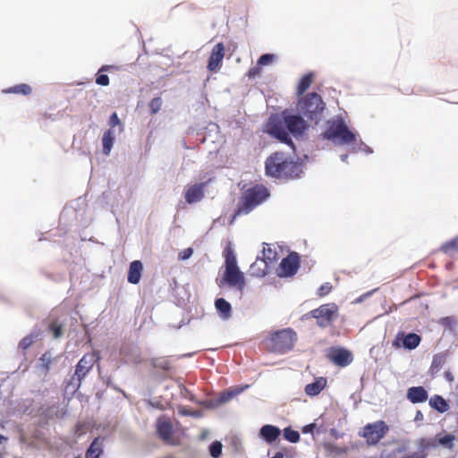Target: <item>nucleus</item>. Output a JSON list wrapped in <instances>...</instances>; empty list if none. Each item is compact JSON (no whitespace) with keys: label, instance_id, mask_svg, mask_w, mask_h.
Instances as JSON below:
<instances>
[{"label":"nucleus","instance_id":"obj_1","mask_svg":"<svg viewBox=\"0 0 458 458\" xmlns=\"http://www.w3.org/2000/svg\"><path fill=\"white\" fill-rule=\"evenodd\" d=\"M307 123L300 115L291 114L288 111L281 114L271 115L265 126V131L282 142L291 143L289 132L294 137L303 134Z\"/></svg>","mask_w":458,"mask_h":458},{"label":"nucleus","instance_id":"obj_2","mask_svg":"<svg viewBox=\"0 0 458 458\" xmlns=\"http://www.w3.org/2000/svg\"><path fill=\"white\" fill-rule=\"evenodd\" d=\"M323 138L335 146L358 145L357 134L352 131L342 118H334L327 123V128L323 132Z\"/></svg>","mask_w":458,"mask_h":458},{"label":"nucleus","instance_id":"obj_3","mask_svg":"<svg viewBox=\"0 0 458 458\" xmlns=\"http://www.w3.org/2000/svg\"><path fill=\"white\" fill-rule=\"evenodd\" d=\"M218 285L220 287L228 285L241 292L245 287L244 274L240 270L237 265L236 256L232 250L226 251L225 270L222 278L218 280Z\"/></svg>","mask_w":458,"mask_h":458},{"label":"nucleus","instance_id":"obj_4","mask_svg":"<svg viewBox=\"0 0 458 458\" xmlns=\"http://www.w3.org/2000/svg\"><path fill=\"white\" fill-rule=\"evenodd\" d=\"M269 196L267 188L262 185H255L248 189L238 207L237 215H247L255 207L262 203Z\"/></svg>","mask_w":458,"mask_h":458},{"label":"nucleus","instance_id":"obj_5","mask_svg":"<svg viewBox=\"0 0 458 458\" xmlns=\"http://www.w3.org/2000/svg\"><path fill=\"white\" fill-rule=\"evenodd\" d=\"M297 110L301 114H303L311 121L318 123L320 120V114L324 110V103L318 95L312 93L299 102Z\"/></svg>","mask_w":458,"mask_h":458},{"label":"nucleus","instance_id":"obj_6","mask_svg":"<svg viewBox=\"0 0 458 458\" xmlns=\"http://www.w3.org/2000/svg\"><path fill=\"white\" fill-rule=\"evenodd\" d=\"M296 334L290 328L275 333L270 338L271 351L283 353L291 350L296 341Z\"/></svg>","mask_w":458,"mask_h":458},{"label":"nucleus","instance_id":"obj_7","mask_svg":"<svg viewBox=\"0 0 458 458\" xmlns=\"http://www.w3.org/2000/svg\"><path fill=\"white\" fill-rule=\"evenodd\" d=\"M455 437L451 434L439 433L433 437L422 438L419 442V447L422 450L442 446L451 450L454 446Z\"/></svg>","mask_w":458,"mask_h":458},{"label":"nucleus","instance_id":"obj_8","mask_svg":"<svg viewBox=\"0 0 458 458\" xmlns=\"http://www.w3.org/2000/svg\"><path fill=\"white\" fill-rule=\"evenodd\" d=\"M285 157L281 153H275L271 155L266 161V174L269 176L276 178H283L284 169L287 165H284Z\"/></svg>","mask_w":458,"mask_h":458},{"label":"nucleus","instance_id":"obj_9","mask_svg":"<svg viewBox=\"0 0 458 458\" xmlns=\"http://www.w3.org/2000/svg\"><path fill=\"white\" fill-rule=\"evenodd\" d=\"M387 426L384 421H377L364 427L361 436L369 444L377 443L386 434Z\"/></svg>","mask_w":458,"mask_h":458},{"label":"nucleus","instance_id":"obj_10","mask_svg":"<svg viewBox=\"0 0 458 458\" xmlns=\"http://www.w3.org/2000/svg\"><path fill=\"white\" fill-rule=\"evenodd\" d=\"M206 182L189 184L184 188V198L188 204L199 202L205 195Z\"/></svg>","mask_w":458,"mask_h":458},{"label":"nucleus","instance_id":"obj_11","mask_svg":"<svg viewBox=\"0 0 458 458\" xmlns=\"http://www.w3.org/2000/svg\"><path fill=\"white\" fill-rule=\"evenodd\" d=\"M298 265V255L295 253L290 254L281 261L277 268V276L280 277H286L294 275L297 271Z\"/></svg>","mask_w":458,"mask_h":458},{"label":"nucleus","instance_id":"obj_12","mask_svg":"<svg viewBox=\"0 0 458 458\" xmlns=\"http://www.w3.org/2000/svg\"><path fill=\"white\" fill-rule=\"evenodd\" d=\"M335 311L336 307L335 305H322L312 311V317L318 319V324L320 327H326L332 320Z\"/></svg>","mask_w":458,"mask_h":458},{"label":"nucleus","instance_id":"obj_13","mask_svg":"<svg viewBox=\"0 0 458 458\" xmlns=\"http://www.w3.org/2000/svg\"><path fill=\"white\" fill-rule=\"evenodd\" d=\"M95 362L96 357L93 353L86 354L81 359L74 373V377L79 382L89 373Z\"/></svg>","mask_w":458,"mask_h":458},{"label":"nucleus","instance_id":"obj_14","mask_svg":"<svg viewBox=\"0 0 458 458\" xmlns=\"http://www.w3.org/2000/svg\"><path fill=\"white\" fill-rule=\"evenodd\" d=\"M225 56V47L222 43H217L211 52L208 64V69L211 72H215L217 69H219L222 61Z\"/></svg>","mask_w":458,"mask_h":458},{"label":"nucleus","instance_id":"obj_15","mask_svg":"<svg viewBox=\"0 0 458 458\" xmlns=\"http://www.w3.org/2000/svg\"><path fill=\"white\" fill-rule=\"evenodd\" d=\"M420 337L416 334H399L393 344L397 347L403 346L406 349L412 350L420 344Z\"/></svg>","mask_w":458,"mask_h":458},{"label":"nucleus","instance_id":"obj_16","mask_svg":"<svg viewBox=\"0 0 458 458\" xmlns=\"http://www.w3.org/2000/svg\"><path fill=\"white\" fill-rule=\"evenodd\" d=\"M143 271V265L140 260H134L130 264L128 271V282L133 284L140 283L141 274Z\"/></svg>","mask_w":458,"mask_h":458},{"label":"nucleus","instance_id":"obj_17","mask_svg":"<svg viewBox=\"0 0 458 458\" xmlns=\"http://www.w3.org/2000/svg\"><path fill=\"white\" fill-rule=\"evenodd\" d=\"M331 360L337 365L346 366L352 361L351 353L344 349H335L330 353Z\"/></svg>","mask_w":458,"mask_h":458},{"label":"nucleus","instance_id":"obj_18","mask_svg":"<svg viewBox=\"0 0 458 458\" xmlns=\"http://www.w3.org/2000/svg\"><path fill=\"white\" fill-rule=\"evenodd\" d=\"M116 137V130L115 129H108L103 133L102 136V152L105 156H109L114 142Z\"/></svg>","mask_w":458,"mask_h":458},{"label":"nucleus","instance_id":"obj_19","mask_svg":"<svg viewBox=\"0 0 458 458\" xmlns=\"http://www.w3.org/2000/svg\"><path fill=\"white\" fill-rule=\"evenodd\" d=\"M327 380L325 377H318L314 382L305 386V394L309 396L318 395L327 386Z\"/></svg>","mask_w":458,"mask_h":458},{"label":"nucleus","instance_id":"obj_20","mask_svg":"<svg viewBox=\"0 0 458 458\" xmlns=\"http://www.w3.org/2000/svg\"><path fill=\"white\" fill-rule=\"evenodd\" d=\"M407 398L413 403L425 402L428 393L422 386H413L408 389Z\"/></svg>","mask_w":458,"mask_h":458},{"label":"nucleus","instance_id":"obj_21","mask_svg":"<svg viewBox=\"0 0 458 458\" xmlns=\"http://www.w3.org/2000/svg\"><path fill=\"white\" fill-rule=\"evenodd\" d=\"M281 430L273 425H265L260 428V437L267 443L274 442L279 436Z\"/></svg>","mask_w":458,"mask_h":458},{"label":"nucleus","instance_id":"obj_22","mask_svg":"<svg viewBox=\"0 0 458 458\" xmlns=\"http://www.w3.org/2000/svg\"><path fill=\"white\" fill-rule=\"evenodd\" d=\"M268 270V262L258 257L256 261L250 266V274L257 277L265 276Z\"/></svg>","mask_w":458,"mask_h":458},{"label":"nucleus","instance_id":"obj_23","mask_svg":"<svg viewBox=\"0 0 458 458\" xmlns=\"http://www.w3.org/2000/svg\"><path fill=\"white\" fill-rule=\"evenodd\" d=\"M215 307L222 319H228L232 316L231 304L223 298H219L215 302Z\"/></svg>","mask_w":458,"mask_h":458},{"label":"nucleus","instance_id":"obj_24","mask_svg":"<svg viewBox=\"0 0 458 458\" xmlns=\"http://www.w3.org/2000/svg\"><path fill=\"white\" fill-rule=\"evenodd\" d=\"M157 431L162 438L168 441L172 435V426L170 422L164 418L159 419L157 421Z\"/></svg>","mask_w":458,"mask_h":458},{"label":"nucleus","instance_id":"obj_25","mask_svg":"<svg viewBox=\"0 0 458 458\" xmlns=\"http://www.w3.org/2000/svg\"><path fill=\"white\" fill-rule=\"evenodd\" d=\"M103 452V440L95 438L86 452V458H98Z\"/></svg>","mask_w":458,"mask_h":458},{"label":"nucleus","instance_id":"obj_26","mask_svg":"<svg viewBox=\"0 0 458 458\" xmlns=\"http://www.w3.org/2000/svg\"><path fill=\"white\" fill-rule=\"evenodd\" d=\"M284 165H287V167L284 169L285 173H284L283 178H297L302 172L301 165L297 163L285 159Z\"/></svg>","mask_w":458,"mask_h":458},{"label":"nucleus","instance_id":"obj_27","mask_svg":"<svg viewBox=\"0 0 458 458\" xmlns=\"http://www.w3.org/2000/svg\"><path fill=\"white\" fill-rule=\"evenodd\" d=\"M429 405L439 412H445L449 409V405L442 396L434 395L429 400Z\"/></svg>","mask_w":458,"mask_h":458},{"label":"nucleus","instance_id":"obj_28","mask_svg":"<svg viewBox=\"0 0 458 458\" xmlns=\"http://www.w3.org/2000/svg\"><path fill=\"white\" fill-rule=\"evenodd\" d=\"M441 250L453 258H458V237L442 245Z\"/></svg>","mask_w":458,"mask_h":458},{"label":"nucleus","instance_id":"obj_29","mask_svg":"<svg viewBox=\"0 0 458 458\" xmlns=\"http://www.w3.org/2000/svg\"><path fill=\"white\" fill-rule=\"evenodd\" d=\"M123 360L124 363H139L140 362V354L138 350L133 349L129 352H123Z\"/></svg>","mask_w":458,"mask_h":458},{"label":"nucleus","instance_id":"obj_30","mask_svg":"<svg viewBox=\"0 0 458 458\" xmlns=\"http://www.w3.org/2000/svg\"><path fill=\"white\" fill-rule=\"evenodd\" d=\"M4 93H14V94H21V95H29L31 93V88L28 84H19L14 87L9 88L7 89L3 90Z\"/></svg>","mask_w":458,"mask_h":458},{"label":"nucleus","instance_id":"obj_31","mask_svg":"<svg viewBox=\"0 0 458 458\" xmlns=\"http://www.w3.org/2000/svg\"><path fill=\"white\" fill-rule=\"evenodd\" d=\"M284 437L286 440L291 443H297L300 440V434L296 430H293L290 428H286L284 430Z\"/></svg>","mask_w":458,"mask_h":458},{"label":"nucleus","instance_id":"obj_32","mask_svg":"<svg viewBox=\"0 0 458 458\" xmlns=\"http://www.w3.org/2000/svg\"><path fill=\"white\" fill-rule=\"evenodd\" d=\"M276 60V55L274 54H265L262 55L259 61L258 64L260 66H267L273 64Z\"/></svg>","mask_w":458,"mask_h":458},{"label":"nucleus","instance_id":"obj_33","mask_svg":"<svg viewBox=\"0 0 458 458\" xmlns=\"http://www.w3.org/2000/svg\"><path fill=\"white\" fill-rule=\"evenodd\" d=\"M260 258L270 263L276 259V252L268 245L264 246L262 250V257Z\"/></svg>","mask_w":458,"mask_h":458},{"label":"nucleus","instance_id":"obj_34","mask_svg":"<svg viewBox=\"0 0 458 458\" xmlns=\"http://www.w3.org/2000/svg\"><path fill=\"white\" fill-rule=\"evenodd\" d=\"M223 445L219 441H215L210 445L209 452L212 457L217 458L222 453Z\"/></svg>","mask_w":458,"mask_h":458},{"label":"nucleus","instance_id":"obj_35","mask_svg":"<svg viewBox=\"0 0 458 458\" xmlns=\"http://www.w3.org/2000/svg\"><path fill=\"white\" fill-rule=\"evenodd\" d=\"M311 81H312L311 75L304 76L299 83V87H298L299 93H303L310 86Z\"/></svg>","mask_w":458,"mask_h":458},{"label":"nucleus","instance_id":"obj_36","mask_svg":"<svg viewBox=\"0 0 458 458\" xmlns=\"http://www.w3.org/2000/svg\"><path fill=\"white\" fill-rule=\"evenodd\" d=\"M163 101L160 98H153L149 103V108L152 114H157L162 106Z\"/></svg>","mask_w":458,"mask_h":458},{"label":"nucleus","instance_id":"obj_37","mask_svg":"<svg viewBox=\"0 0 458 458\" xmlns=\"http://www.w3.org/2000/svg\"><path fill=\"white\" fill-rule=\"evenodd\" d=\"M108 124L110 126L109 129H115L116 126H120L119 131H123V125L121 124V121L117 115L116 113H114L108 122Z\"/></svg>","mask_w":458,"mask_h":458},{"label":"nucleus","instance_id":"obj_38","mask_svg":"<svg viewBox=\"0 0 458 458\" xmlns=\"http://www.w3.org/2000/svg\"><path fill=\"white\" fill-rule=\"evenodd\" d=\"M234 397L233 392L231 389H229L228 391L223 393L219 399H218V403L219 404H223V403H225L227 402H229L230 400H232L233 398Z\"/></svg>","mask_w":458,"mask_h":458},{"label":"nucleus","instance_id":"obj_39","mask_svg":"<svg viewBox=\"0 0 458 458\" xmlns=\"http://www.w3.org/2000/svg\"><path fill=\"white\" fill-rule=\"evenodd\" d=\"M50 331H51L54 338H58L63 335L62 327L56 323H53L50 326Z\"/></svg>","mask_w":458,"mask_h":458},{"label":"nucleus","instance_id":"obj_40","mask_svg":"<svg viewBox=\"0 0 458 458\" xmlns=\"http://www.w3.org/2000/svg\"><path fill=\"white\" fill-rule=\"evenodd\" d=\"M352 149L353 151L360 150L365 153H372L373 152L372 149L369 146H367L363 142L360 141L359 140H358V145H355L354 148H352Z\"/></svg>","mask_w":458,"mask_h":458},{"label":"nucleus","instance_id":"obj_41","mask_svg":"<svg viewBox=\"0 0 458 458\" xmlns=\"http://www.w3.org/2000/svg\"><path fill=\"white\" fill-rule=\"evenodd\" d=\"M34 335H28L26 337H24L21 342H20V347L22 348V349H27L28 347L30 346V344H32L33 340H34Z\"/></svg>","mask_w":458,"mask_h":458},{"label":"nucleus","instance_id":"obj_42","mask_svg":"<svg viewBox=\"0 0 458 458\" xmlns=\"http://www.w3.org/2000/svg\"><path fill=\"white\" fill-rule=\"evenodd\" d=\"M192 254L193 250L191 248H186L179 253V259L182 260H186L190 259L192 256Z\"/></svg>","mask_w":458,"mask_h":458},{"label":"nucleus","instance_id":"obj_43","mask_svg":"<svg viewBox=\"0 0 458 458\" xmlns=\"http://www.w3.org/2000/svg\"><path fill=\"white\" fill-rule=\"evenodd\" d=\"M96 82L101 86H107L109 84V78L106 74H98Z\"/></svg>","mask_w":458,"mask_h":458},{"label":"nucleus","instance_id":"obj_44","mask_svg":"<svg viewBox=\"0 0 458 458\" xmlns=\"http://www.w3.org/2000/svg\"><path fill=\"white\" fill-rule=\"evenodd\" d=\"M248 387H249V385H245V386H235L233 388H231V390H232L233 395L236 396V395L240 394L241 393H242Z\"/></svg>","mask_w":458,"mask_h":458},{"label":"nucleus","instance_id":"obj_45","mask_svg":"<svg viewBox=\"0 0 458 458\" xmlns=\"http://www.w3.org/2000/svg\"><path fill=\"white\" fill-rule=\"evenodd\" d=\"M315 428H316V424L315 423H311V424L306 425V426H304L302 428V432L304 434L312 433Z\"/></svg>","mask_w":458,"mask_h":458},{"label":"nucleus","instance_id":"obj_46","mask_svg":"<svg viewBox=\"0 0 458 458\" xmlns=\"http://www.w3.org/2000/svg\"><path fill=\"white\" fill-rule=\"evenodd\" d=\"M331 287L327 284H324L322 285L319 290H318V293L320 295H324V294H327V293H329Z\"/></svg>","mask_w":458,"mask_h":458},{"label":"nucleus","instance_id":"obj_47","mask_svg":"<svg viewBox=\"0 0 458 458\" xmlns=\"http://www.w3.org/2000/svg\"><path fill=\"white\" fill-rule=\"evenodd\" d=\"M115 69H116V67H115V66H114V65H103V66L99 69L98 72H110V71L115 70Z\"/></svg>","mask_w":458,"mask_h":458},{"label":"nucleus","instance_id":"obj_48","mask_svg":"<svg viewBox=\"0 0 458 458\" xmlns=\"http://www.w3.org/2000/svg\"><path fill=\"white\" fill-rule=\"evenodd\" d=\"M259 72V68H251L250 71H249V76L250 77H254L256 76L258 73Z\"/></svg>","mask_w":458,"mask_h":458},{"label":"nucleus","instance_id":"obj_49","mask_svg":"<svg viewBox=\"0 0 458 458\" xmlns=\"http://www.w3.org/2000/svg\"><path fill=\"white\" fill-rule=\"evenodd\" d=\"M42 361L43 362H49L50 361V356H48L47 354H44L41 358Z\"/></svg>","mask_w":458,"mask_h":458},{"label":"nucleus","instance_id":"obj_50","mask_svg":"<svg viewBox=\"0 0 458 458\" xmlns=\"http://www.w3.org/2000/svg\"><path fill=\"white\" fill-rule=\"evenodd\" d=\"M454 397L456 399V403L458 404V386H456V388H455V390L454 392Z\"/></svg>","mask_w":458,"mask_h":458},{"label":"nucleus","instance_id":"obj_51","mask_svg":"<svg viewBox=\"0 0 458 458\" xmlns=\"http://www.w3.org/2000/svg\"><path fill=\"white\" fill-rule=\"evenodd\" d=\"M6 437H4V436L0 435V445H2L3 443L6 442Z\"/></svg>","mask_w":458,"mask_h":458},{"label":"nucleus","instance_id":"obj_52","mask_svg":"<svg viewBox=\"0 0 458 458\" xmlns=\"http://www.w3.org/2000/svg\"><path fill=\"white\" fill-rule=\"evenodd\" d=\"M272 458H284L283 454H276L274 457Z\"/></svg>","mask_w":458,"mask_h":458},{"label":"nucleus","instance_id":"obj_53","mask_svg":"<svg viewBox=\"0 0 458 458\" xmlns=\"http://www.w3.org/2000/svg\"><path fill=\"white\" fill-rule=\"evenodd\" d=\"M346 158H347V155H342V156H341V159H342V161H345V160H346Z\"/></svg>","mask_w":458,"mask_h":458},{"label":"nucleus","instance_id":"obj_54","mask_svg":"<svg viewBox=\"0 0 458 458\" xmlns=\"http://www.w3.org/2000/svg\"><path fill=\"white\" fill-rule=\"evenodd\" d=\"M191 416H199V412L191 413Z\"/></svg>","mask_w":458,"mask_h":458},{"label":"nucleus","instance_id":"obj_55","mask_svg":"<svg viewBox=\"0 0 458 458\" xmlns=\"http://www.w3.org/2000/svg\"><path fill=\"white\" fill-rule=\"evenodd\" d=\"M436 362H437V359H435V360H433V365H435V364H436Z\"/></svg>","mask_w":458,"mask_h":458},{"label":"nucleus","instance_id":"obj_56","mask_svg":"<svg viewBox=\"0 0 458 458\" xmlns=\"http://www.w3.org/2000/svg\"><path fill=\"white\" fill-rule=\"evenodd\" d=\"M238 216L237 212L235 213L234 216H233V219H235V216Z\"/></svg>","mask_w":458,"mask_h":458}]
</instances>
